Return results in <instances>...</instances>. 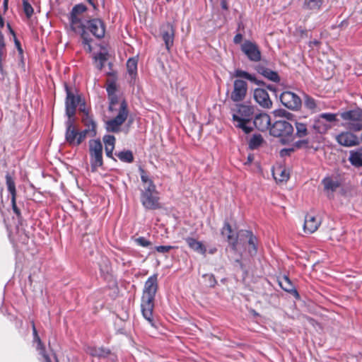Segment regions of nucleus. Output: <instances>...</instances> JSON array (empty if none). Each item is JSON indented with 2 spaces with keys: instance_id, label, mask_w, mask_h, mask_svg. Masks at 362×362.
Listing matches in <instances>:
<instances>
[{
  "instance_id": "obj_39",
  "label": "nucleus",
  "mask_w": 362,
  "mask_h": 362,
  "mask_svg": "<svg viewBox=\"0 0 362 362\" xmlns=\"http://www.w3.org/2000/svg\"><path fill=\"white\" fill-rule=\"evenodd\" d=\"M127 69L131 76H134L137 72V59L132 57L129 58L127 62Z\"/></svg>"
},
{
  "instance_id": "obj_30",
  "label": "nucleus",
  "mask_w": 362,
  "mask_h": 362,
  "mask_svg": "<svg viewBox=\"0 0 362 362\" xmlns=\"http://www.w3.org/2000/svg\"><path fill=\"white\" fill-rule=\"evenodd\" d=\"M233 75L236 78H243L247 79L256 85L262 86L264 84L262 81L257 79L255 74H252L242 69H236L234 71Z\"/></svg>"
},
{
  "instance_id": "obj_52",
  "label": "nucleus",
  "mask_w": 362,
  "mask_h": 362,
  "mask_svg": "<svg viewBox=\"0 0 362 362\" xmlns=\"http://www.w3.org/2000/svg\"><path fill=\"white\" fill-rule=\"evenodd\" d=\"M288 178L289 175L285 170H281L279 177H275V179L279 182L286 181Z\"/></svg>"
},
{
  "instance_id": "obj_58",
  "label": "nucleus",
  "mask_w": 362,
  "mask_h": 362,
  "mask_svg": "<svg viewBox=\"0 0 362 362\" xmlns=\"http://www.w3.org/2000/svg\"><path fill=\"white\" fill-rule=\"evenodd\" d=\"M221 6L223 10H228V6L227 0H221Z\"/></svg>"
},
{
  "instance_id": "obj_7",
  "label": "nucleus",
  "mask_w": 362,
  "mask_h": 362,
  "mask_svg": "<svg viewBox=\"0 0 362 362\" xmlns=\"http://www.w3.org/2000/svg\"><path fill=\"white\" fill-rule=\"evenodd\" d=\"M129 114L127 104L122 100L116 117L105 122V128L107 132L118 133L121 130V126L127 120Z\"/></svg>"
},
{
  "instance_id": "obj_45",
  "label": "nucleus",
  "mask_w": 362,
  "mask_h": 362,
  "mask_svg": "<svg viewBox=\"0 0 362 362\" xmlns=\"http://www.w3.org/2000/svg\"><path fill=\"white\" fill-rule=\"evenodd\" d=\"M77 107L78 111L82 113V115H86V114H90V108L87 107L86 103L83 97L81 98V101L78 103Z\"/></svg>"
},
{
  "instance_id": "obj_23",
  "label": "nucleus",
  "mask_w": 362,
  "mask_h": 362,
  "mask_svg": "<svg viewBox=\"0 0 362 362\" xmlns=\"http://www.w3.org/2000/svg\"><path fill=\"white\" fill-rule=\"evenodd\" d=\"M278 283L279 286L286 292L291 294L295 297L296 299L300 298V295L296 290V287L288 277V276L284 275L283 277L279 278L278 279Z\"/></svg>"
},
{
  "instance_id": "obj_51",
  "label": "nucleus",
  "mask_w": 362,
  "mask_h": 362,
  "mask_svg": "<svg viewBox=\"0 0 362 362\" xmlns=\"http://www.w3.org/2000/svg\"><path fill=\"white\" fill-rule=\"evenodd\" d=\"M107 93L108 96L116 94V85L114 82H111L109 83L106 88Z\"/></svg>"
},
{
  "instance_id": "obj_41",
  "label": "nucleus",
  "mask_w": 362,
  "mask_h": 362,
  "mask_svg": "<svg viewBox=\"0 0 362 362\" xmlns=\"http://www.w3.org/2000/svg\"><path fill=\"white\" fill-rule=\"evenodd\" d=\"M66 116L68 117L66 121L65 122L66 129H70L76 128L75 124V115L76 113L73 112V114L65 113Z\"/></svg>"
},
{
  "instance_id": "obj_48",
  "label": "nucleus",
  "mask_w": 362,
  "mask_h": 362,
  "mask_svg": "<svg viewBox=\"0 0 362 362\" xmlns=\"http://www.w3.org/2000/svg\"><path fill=\"white\" fill-rule=\"evenodd\" d=\"M134 243L143 247H148L151 245V243L144 237H139L134 239Z\"/></svg>"
},
{
  "instance_id": "obj_12",
  "label": "nucleus",
  "mask_w": 362,
  "mask_h": 362,
  "mask_svg": "<svg viewBox=\"0 0 362 362\" xmlns=\"http://www.w3.org/2000/svg\"><path fill=\"white\" fill-rule=\"evenodd\" d=\"M279 98L282 105L291 110H298L301 107V99L291 91H284Z\"/></svg>"
},
{
  "instance_id": "obj_18",
  "label": "nucleus",
  "mask_w": 362,
  "mask_h": 362,
  "mask_svg": "<svg viewBox=\"0 0 362 362\" xmlns=\"http://www.w3.org/2000/svg\"><path fill=\"white\" fill-rule=\"evenodd\" d=\"M293 127L295 128L294 139L296 138L299 139L309 138L313 141V144L314 143V137L311 134L312 128H310V126L308 127L307 124L302 122L295 121Z\"/></svg>"
},
{
  "instance_id": "obj_19",
  "label": "nucleus",
  "mask_w": 362,
  "mask_h": 362,
  "mask_svg": "<svg viewBox=\"0 0 362 362\" xmlns=\"http://www.w3.org/2000/svg\"><path fill=\"white\" fill-rule=\"evenodd\" d=\"M336 141L346 147L354 146L358 144V138L350 132H343L336 136Z\"/></svg>"
},
{
  "instance_id": "obj_29",
  "label": "nucleus",
  "mask_w": 362,
  "mask_h": 362,
  "mask_svg": "<svg viewBox=\"0 0 362 362\" xmlns=\"http://www.w3.org/2000/svg\"><path fill=\"white\" fill-rule=\"evenodd\" d=\"M189 247L193 251L205 255L206 252V248L200 241L197 240L195 238L192 237H187L185 238Z\"/></svg>"
},
{
  "instance_id": "obj_3",
  "label": "nucleus",
  "mask_w": 362,
  "mask_h": 362,
  "mask_svg": "<svg viewBox=\"0 0 362 362\" xmlns=\"http://www.w3.org/2000/svg\"><path fill=\"white\" fill-rule=\"evenodd\" d=\"M88 32H90L97 39L103 38L105 34V23L100 18H92L85 21L78 29L77 33L80 34L84 49L88 52H91V42L93 39L90 37Z\"/></svg>"
},
{
  "instance_id": "obj_5",
  "label": "nucleus",
  "mask_w": 362,
  "mask_h": 362,
  "mask_svg": "<svg viewBox=\"0 0 362 362\" xmlns=\"http://www.w3.org/2000/svg\"><path fill=\"white\" fill-rule=\"evenodd\" d=\"M254 114V107L240 104L238 107L236 113L233 115V120L235 127L241 129L245 134L252 131V127L249 125Z\"/></svg>"
},
{
  "instance_id": "obj_34",
  "label": "nucleus",
  "mask_w": 362,
  "mask_h": 362,
  "mask_svg": "<svg viewBox=\"0 0 362 362\" xmlns=\"http://www.w3.org/2000/svg\"><path fill=\"white\" fill-rule=\"evenodd\" d=\"M103 51H101L94 54L93 59L96 63V66L99 70H102L105 66V63L107 60V52L104 47H101Z\"/></svg>"
},
{
  "instance_id": "obj_50",
  "label": "nucleus",
  "mask_w": 362,
  "mask_h": 362,
  "mask_svg": "<svg viewBox=\"0 0 362 362\" xmlns=\"http://www.w3.org/2000/svg\"><path fill=\"white\" fill-rule=\"evenodd\" d=\"M174 248H175V247L171 246V245H159V246L155 247V250L158 252H160L162 254L168 253L170 250H171Z\"/></svg>"
},
{
  "instance_id": "obj_40",
  "label": "nucleus",
  "mask_w": 362,
  "mask_h": 362,
  "mask_svg": "<svg viewBox=\"0 0 362 362\" xmlns=\"http://www.w3.org/2000/svg\"><path fill=\"white\" fill-rule=\"evenodd\" d=\"M263 142L262 136L260 134H254L249 141L250 149L257 148Z\"/></svg>"
},
{
  "instance_id": "obj_60",
  "label": "nucleus",
  "mask_w": 362,
  "mask_h": 362,
  "mask_svg": "<svg viewBox=\"0 0 362 362\" xmlns=\"http://www.w3.org/2000/svg\"><path fill=\"white\" fill-rule=\"evenodd\" d=\"M15 44H16V47H17L18 50L20 52H23V49H22V48H21V43H20V42H19L17 39H16V40H15Z\"/></svg>"
},
{
  "instance_id": "obj_57",
  "label": "nucleus",
  "mask_w": 362,
  "mask_h": 362,
  "mask_svg": "<svg viewBox=\"0 0 362 362\" xmlns=\"http://www.w3.org/2000/svg\"><path fill=\"white\" fill-rule=\"evenodd\" d=\"M88 3L93 7V8L96 11L98 10V5L95 2V0H86Z\"/></svg>"
},
{
  "instance_id": "obj_44",
  "label": "nucleus",
  "mask_w": 362,
  "mask_h": 362,
  "mask_svg": "<svg viewBox=\"0 0 362 362\" xmlns=\"http://www.w3.org/2000/svg\"><path fill=\"white\" fill-rule=\"evenodd\" d=\"M103 141L105 144V146H115L116 139L115 136L111 134H106L103 136Z\"/></svg>"
},
{
  "instance_id": "obj_32",
  "label": "nucleus",
  "mask_w": 362,
  "mask_h": 362,
  "mask_svg": "<svg viewBox=\"0 0 362 362\" xmlns=\"http://www.w3.org/2000/svg\"><path fill=\"white\" fill-rule=\"evenodd\" d=\"M33 332L34 335V340L37 341V349L39 351L40 354L43 357L45 362H52L49 356L46 354L45 348L42 344L39 336L37 335V329L34 323L33 324Z\"/></svg>"
},
{
  "instance_id": "obj_6",
  "label": "nucleus",
  "mask_w": 362,
  "mask_h": 362,
  "mask_svg": "<svg viewBox=\"0 0 362 362\" xmlns=\"http://www.w3.org/2000/svg\"><path fill=\"white\" fill-rule=\"evenodd\" d=\"M344 126L352 132L362 130V108H346L339 112Z\"/></svg>"
},
{
  "instance_id": "obj_37",
  "label": "nucleus",
  "mask_w": 362,
  "mask_h": 362,
  "mask_svg": "<svg viewBox=\"0 0 362 362\" xmlns=\"http://www.w3.org/2000/svg\"><path fill=\"white\" fill-rule=\"evenodd\" d=\"M323 0H304L303 8L308 10H320Z\"/></svg>"
},
{
  "instance_id": "obj_61",
  "label": "nucleus",
  "mask_w": 362,
  "mask_h": 362,
  "mask_svg": "<svg viewBox=\"0 0 362 362\" xmlns=\"http://www.w3.org/2000/svg\"><path fill=\"white\" fill-rule=\"evenodd\" d=\"M347 25H348V21L346 20H344L340 23V24L339 25V27L342 28L344 26H347Z\"/></svg>"
},
{
  "instance_id": "obj_11",
  "label": "nucleus",
  "mask_w": 362,
  "mask_h": 362,
  "mask_svg": "<svg viewBox=\"0 0 362 362\" xmlns=\"http://www.w3.org/2000/svg\"><path fill=\"white\" fill-rule=\"evenodd\" d=\"M87 10V6L83 4H76L72 8L69 13V21L73 31L78 32V28L83 23L79 16L85 13Z\"/></svg>"
},
{
  "instance_id": "obj_53",
  "label": "nucleus",
  "mask_w": 362,
  "mask_h": 362,
  "mask_svg": "<svg viewBox=\"0 0 362 362\" xmlns=\"http://www.w3.org/2000/svg\"><path fill=\"white\" fill-rule=\"evenodd\" d=\"M274 114L275 116L279 117H287V115H290L289 112H286L284 110H276L274 111Z\"/></svg>"
},
{
  "instance_id": "obj_38",
  "label": "nucleus",
  "mask_w": 362,
  "mask_h": 362,
  "mask_svg": "<svg viewBox=\"0 0 362 362\" xmlns=\"http://www.w3.org/2000/svg\"><path fill=\"white\" fill-rule=\"evenodd\" d=\"M337 115H339V113L323 112L320 114L318 116L326 123L332 124L338 121L337 118Z\"/></svg>"
},
{
  "instance_id": "obj_10",
  "label": "nucleus",
  "mask_w": 362,
  "mask_h": 362,
  "mask_svg": "<svg viewBox=\"0 0 362 362\" xmlns=\"http://www.w3.org/2000/svg\"><path fill=\"white\" fill-rule=\"evenodd\" d=\"M6 184L7 187V190L10 194L11 196V206L13 213L16 215L17 218L19 222H21L22 221V215L21 212L20 205H21V203L17 204L16 202V184L15 181L13 179V177L11 176L9 173H7L6 175Z\"/></svg>"
},
{
  "instance_id": "obj_49",
  "label": "nucleus",
  "mask_w": 362,
  "mask_h": 362,
  "mask_svg": "<svg viewBox=\"0 0 362 362\" xmlns=\"http://www.w3.org/2000/svg\"><path fill=\"white\" fill-rule=\"evenodd\" d=\"M203 277L206 279V281L207 282L209 287H214L217 284L215 276L211 274H204Z\"/></svg>"
},
{
  "instance_id": "obj_26",
  "label": "nucleus",
  "mask_w": 362,
  "mask_h": 362,
  "mask_svg": "<svg viewBox=\"0 0 362 362\" xmlns=\"http://www.w3.org/2000/svg\"><path fill=\"white\" fill-rule=\"evenodd\" d=\"M88 353L92 356L98 358H107L110 356L111 361L115 362V356L112 354L111 351L109 349L104 347L91 346L88 349Z\"/></svg>"
},
{
  "instance_id": "obj_64",
  "label": "nucleus",
  "mask_w": 362,
  "mask_h": 362,
  "mask_svg": "<svg viewBox=\"0 0 362 362\" xmlns=\"http://www.w3.org/2000/svg\"><path fill=\"white\" fill-rule=\"evenodd\" d=\"M7 27H8V29H9V30H10L11 33L13 36H15V35H15V33H14V31L13 30V29L11 28V25H10V24H9V23H8V24H7Z\"/></svg>"
},
{
  "instance_id": "obj_35",
  "label": "nucleus",
  "mask_w": 362,
  "mask_h": 362,
  "mask_svg": "<svg viewBox=\"0 0 362 362\" xmlns=\"http://www.w3.org/2000/svg\"><path fill=\"white\" fill-rule=\"evenodd\" d=\"M349 160L354 167H362V148L357 151H351Z\"/></svg>"
},
{
  "instance_id": "obj_36",
  "label": "nucleus",
  "mask_w": 362,
  "mask_h": 362,
  "mask_svg": "<svg viewBox=\"0 0 362 362\" xmlns=\"http://www.w3.org/2000/svg\"><path fill=\"white\" fill-rule=\"evenodd\" d=\"M115 155L122 162L131 163L134 161V155L130 150H124L116 153Z\"/></svg>"
},
{
  "instance_id": "obj_22",
  "label": "nucleus",
  "mask_w": 362,
  "mask_h": 362,
  "mask_svg": "<svg viewBox=\"0 0 362 362\" xmlns=\"http://www.w3.org/2000/svg\"><path fill=\"white\" fill-rule=\"evenodd\" d=\"M255 127L259 131L264 132L271 127V119L267 113H259L257 115L253 120Z\"/></svg>"
},
{
  "instance_id": "obj_20",
  "label": "nucleus",
  "mask_w": 362,
  "mask_h": 362,
  "mask_svg": "<svg viewBox=\"0 0 362 362\" xmlns=\"http://www.w3.org/2000/svg\"><path fill=\"white\" fill-rule=\"evenodd\" d=\"M255 70L258 74L264 76L265 78L274 82L279 83L281 80L280 76L278 73L275 71H272V69L267 68L263 64H259L255 66Z\"/></svg>"
},
{
  "instance_id": "obj_2",
  "label": "nucleus",
  "mask_w": 362,
  "mask_h": 362,
  "mask_svg": "<svg viewBox=\"0 0 362 362\" xmlns=\"http://www.w3.org/2000/svg\"><path fill=\"white\" fill-rule=\"evenodd\" d=\"M139 170L142 182V188L141 189L140 194V201L142 206L146 210L160 209V197L156 185L141 167L139 168Z\"/></svg>"
},
{
  "instance_id": "obj_13",
  "label": "nucleus",
  "mask_w": 362,
  "mask_h": 362,
  "mask_svg": "<svg viewBox=\"0 0 362 362\" xmlns=\"http://www.w3.org/2000/svg\"><path fill=\"white\" fill-rule=\"evenodd\" d=\"M247 92V83L242 79H235L233 82V89L230 98L235 103L245 100Z\"/></svg>"
},
{
  "instance_id": "obj_4",
  "label": "nucleus",
  "mask_w": 362,
  "mask_h": 362,
  "mask_svg": "<svg viewBox=\"0 0 362 362\" xmlns=\"http://www.w3.org/2000/svg\"><path fill=\"white\" fill-rule=\"evenodd\" d=\"M269 134L279 138L281 144L286 145L294 141V127L285 119L276 120L269 128Z\"/></svg>"
},
{
  "instance_id": "obj_24",
  "label": "nucleus",
  "mask_w": 362,
  "mask_h": 362,
  "mask_svg": "<svg viewBox=\"0 0 362 362\" xmlns=\"http://www.w3.org/2000/svg\"><path fill=\"white\" fill-rule=\"evenodd\" d=\"M322 184L324 186L325 191L328 194H333L341 185V182L339 178L329 176L323 178Z\"/></svg>"
},
{
  "instance_id": "obj_59",
  "label": "nucleus",
  "mask_w": 362,
  "mask_h": 362,
  "mask_svg": "<svg viewBox=\"0 0 362 362\" xmlns=\"http://www.w3.org/2000/svg\"><path fill=\"white\" fill-rule=\"evenodd\" d=\"M235 262L236 265L240 267V269H242V270L244 269V266H243V264L241 262L240 259H237L235 261Z\"/></svg>"
},
{
  "instance_id": "obj_1",
  "label": "nucleus",
  "mask_w": 362,
  "mask_h": 362,
  "mask_svg": "<svg viewBox=\"0 0 362 362\" xmlns=\"http://www.w3.org/2000/svg\"><path fill=\"white\" fill-rule=\"evenodd\" d=\"M158 288V274H154L146 281L141 297V308L142 315L152 327L155 326L153 311Z\"/></svg>"
},
{
  "instance_id": "obj_33",
  "label": "nucleus",
  "mask_w": 362,
  "mask_h": 362,
  "mask_svg": "<svg viewBox=\"0 0 362 362\" xmlns=\"http://www.w3.org/2000/svg\"><path fill=\"white\" fill-rule=\"evenodd\" d=\"M78 130L77 128L66 129L65 141L70 146H77Z\"/></svg>"
},
{
  "instance_id": "obj_62",
  "label": "nucleus",
  "mask_w": 362,
  "mask_h": 362,
  "mask_svg": "<svg viewBox=\"0 0 362 362\" xmlns=\"http://www.w3.org/2000/svg\"><path fill=\"white\" fill-rule=\"evenodd\" d=\"M8 0H3V5L4 11L8 9Z\"/></svg>"
},
{
  "instance_id": "obj_25",
  "label": "nucleus",
  "mask_w": 362,
  "mask_h": 362,
  "mask_svg": "<svg viewBox=\"0 0 362 362\" xmlns=\"http://www.w3.org/2000/svg\"><path fill=\"white\" fill-rule=\"evenodd\" d=\"M244 235L247 239V250L249 255L251 257L255 256L257 253V238L255 235H254L252 232L250 230H245L244 232Z\"/></svg>"
},
{
  "instance_id": "obj_9",
  "label": "nucleus",
  "mask_w": 362,
  "mask_h": 362,
  "mask_svg": "<svg viewBox=\"0 0 362 362\" xmlns=\"http://www.w3.org/2000/svg\"><path fill=\"white\" fill-rule=\"evenodd\" d=\"M89 153L91 168L93 171H95L103 165V145L99 139L89 141Z\"/></svg>"
},
{
  "instance_id": "obj_43",
  "label": "nucleus",
  "mask_w": 362,
  "mask_h": 362,
  "mask_svg": "<svg viewBox=\"0 0 362 362\" xmlns=\"http://www.w3.org/2000/svg\"><path fill=\"white\" fill-rule=\"evenodd\" d=\"M23 8L27 18H30L34 13V9L28 1L23 2Z\"/></svg>"
},
{
  "instance_id": "obj_15",
  "label": "nucleus",
  "mask_w": 362,
  "mask_h": 362,
  "mask_svg": "<svg viewBox=\"0 0 362 362\" xmlns=\"http://www.w3.org/2000/svg\"><path fill=\"white\" fill-rule=\"evenodd\" d=\"M160 32L162 39L164 41L165 48L167 50L170 51L173 45L175 37V30L173 25L170 22L163 23L160 28Z\"/></svg>"
},
{
  "instance_id": "obj_55",
  "label": "nucleus",
  "mask_w": 362,
  "mask_h": 362,
  "mask_svg": "<svg viewBox=\"0 0 362 362\" xmlns=\"http://www.w3.org/2000/svg\"><path fill=\"white\" fill-rule=\"evenodd\" d=\"M109 98L110 100V109H111V106L115 105L117 103L118 98L116 94L110 95Z\"/></svg>"
},
{
  "instance_id": "obj_47",
  "label": "nucleus",
  "mask_w": 362,
  "mask_h": 362,
  "mask_svg": "<svg viewBox=\"0 0 362 362\" xmlns=\"http://www.w3.org/2000/svg\"><path fill=\"white\" fill-rule=\"evenodd\" d=\"M5 50V43L4 36L1 33H0V72L3 74V67L1 65V59L4 54Z\"/></svg>"
},
{
  "instance_id": "obj_56",
  "label": "nucleus",
  "mask_w": 362,
  "mask_h": 362,
  "mask_svg": "<svg viewBox=\"0 0 362 362\" xmlns=\"http://www.w3.org/2000/svg\"><path fill=\"white\" fill-rule=\"evenodd\" d=\"M243 40V35L240 33H238L235 35L233 38V42L235 44H239Z\"/></svg>"
},
{
  "instance_id": "obj_17",
  "label": "nucleus",
  "mask_w": 362,
  "mask_h": 362,
  "mask_svg": "<svg viewBox=\"0 0 362 362\" xmlns=\"http://www.w3.org/2000/svg\"><path fill=\"white\" fill-rule=\"evenodd\" d=\"M254 99L264 109H270L272 107V101L270 99L267 91L261 88H257L254 90Z\"/></svg>"
},
{
  "instance_id": "obj_16",
  "label": "nucleus",
  "mask_w": 362,
  "mask_h": 362,
  "mask_svg": "<svg viewBox=\"0 0 362 362\" xmlns=\"http://www.w3.org/2000/svg\"><path fill=\"white\" fill-rule=\"evenodd\" d=\"M312 149L314 148L313 145V141L309 138L304 139H298L296 141H293V146L291 148H283L280 151V156L281 157L289 156L296 149Z\"/></svg>"
},
{
  "instance_id": "obj_28",
  "label": "nucleus",
  "mask_w": 362,
  "mask_h": 362,
  "mask_svg": "<svg viewBox=\"0 0 362 362\" xmlns=\"http://www.w3.org/2000/svg\"><path fill=\"white\" fill-rule=\"evenodd\" d=\"M81 122L86 127L85 129L90 132V136L94 137L97 134V124L93 119V115L86 114V115H82Z\"/></svg>"
},
{
  "instance_id": "obj_27",
  "label": "nucleus",
  "mask_w": 362,
  "mask_h": 362,
  "mask_svg": "<svg viewBox=\"0 0 362 362\" xmlns=\"http://www.w3.org/2000/svg\"><path fill=\"white\" fill-rule=\"evenodd\" d=\"M332 126V124L326 123L322 119L317 116L314 119L313 123L310 125V128L316 133L323 134L330 129Z\"/></svg>"
},
{
  "instance_id": "obj_14",
  "label": "nucleus",
  "mask_w": 362,
  "mask_h": 362,
  "mask_svg": "<svg viewBox=\"0 0 362 362\" xmlns=\"http://www.w3.org/2000/svg\"><path fill=\"white\" fill-rule=\"evenodd\" d=\"M241 50L250 61L255 62L260 61L261 52L255 43L245 40L241 45Z\"/></svg>"
},
{
  "instance_id": "obj_31",
  "label": "nucleus",
  "mask_w": 362,
  "mask_h": 362,
  "mask_svg": "<svg viewBox=\"0 0 362 362\" xmlns=\"http://www.w3.org/2000/svg\"><path fill=\"white\" fill-rule=\"evenodd\" d=\"M221 234L224 236L227 237L228 241L230 245L231 249L233 250H236L237 249V238H234L232 235V228L228 222H225L223 227L221 230Z\"/></svg>"
},
{
  "instance_id": "obj_54",
  "label": "nucleus",
  "mask_w": 362,
  "mask_h": 362,
  "mask_svg": "<svg viewBox=\"0 0 362 362\" xmlns=\"http://www.w3.org/2000/svg\"><path fill=\"white\" fill-rule=\"evenodd\" d=\"M114 149L115 146H105V153L108 158H113L112 153Z\"/></svg>"
},
{
  "instance_id": "obj_46",
  "label": "nucleus",
  "mask_w": 362,
  "mask_h": 362,
  "mask_svg": "<svg viewBox=\"0 0 362 362\" xmlns=\"http://www.w3.org/2000/svg\"><path fill=\"white\" fill-rule=\"evenodd\" d=\"M78 140H77V146H78L80 144H82V142L86 139L87 136H90V132H89V130L84 129L82 131H80V132L78 131Z\"/></svg>"
},
{
  "instance_id": "obj_8",
  "label": "nucleus",
  "mask_w": 362,
  "mask_h": 362,
  "mask_svg": "<svg viewBox=\"0 0 362 362\" xmlns=\"http://www.w3.org/2000/svg\"><path fill=\"white\" fill-rule=\"evenodd\" d=\"M64 90L66 92L65 98V113L73 114L76 113V109L78 103L81 101L83 97L78 90L74 86H69L67 83H64Z\"/></svg>"
},
{
  "instance_id": "obj_63",
  "label": "nucleus",
  "mask_w": 362,
  "mask_h": 362,
  "mask_svg": "<svg viewBox=\"0 0 362 362\" xmlns=\"http://www.w3.org/2000/svg\"><path fill=\"white\" fill-rule=\"evenodd\" d=\"M4 26V21L3 18L1 17V16L0 15V29L3 28Z\"/></svg>"
},
{
  "instance_id": "obj_42",
  "label": "nucleus",
  "mask_w": 362,
  "mask_h": 362,
  "mask_svg": "<svg viewBox=\"0 0 362 362\" xmlns=\"http://www.w3.org/2000/svg\"><path fill=\"white\" fill-rule=\"evenodd\" d=\"M304 105L309 110H315L317 107L315 100L312 97L305 95L304 98Z\"/></svg>"
},
{
  "instance_id": "obj_21",
  "label": "nucleus",
  "mask_w": 362,
  "mask_h": 362,
  "mask_svg": "<svg viewBox=\"0 0 362 362\" xmlns=\"http://www.w3.org/2000/svg\"><path fill=\"white\" fill-rule=\"evenodd\" d=\"M321 224V220L312 214H306L305 216L303 229L305 233H313L317 230Z\"/></svg>"
}]
</instances>
